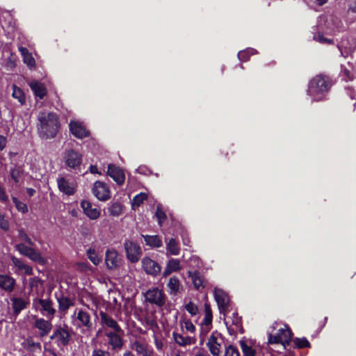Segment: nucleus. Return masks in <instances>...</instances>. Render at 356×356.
<instances>
[{"mask_svg": "<svg viewBox=\"0 0 356 356\" xmlns=\"http://www.w3.org/2000/svg\"><path fill=\"white\" fill-rule=\"evenodd\" d=\"M124 248L127 259L130 262L136 263L139 261L143 251L140 246L136 242L127 238L124 242Z\"/></svg>", "mask_w": 356, "mask_h": 356, "instance_id": "0eeeda50", "label": "nucleus"}, {"mask_svg": "<svg viewBox=\"0 0 356 356\" xmlns=\"http://www.w3.org/2000/svg\"><path fill=\"white\" fill-rule=\"evenodd\" d=\"M237 56H238V58L240 61L246 62L250 58V50L247 49V50L240 51L238 53Z\"/></svg>", "mask_w": 356, "mask_h": 356, "instance_id": "603ef678", "label": "nucleus"}, {"mask_svg": "<svg viewBox=\"0 0 356 356\" xmlns=\"http://www.w3.org/2000/svg\"><path fill=\"white\" fill-rule=\"evenodd\" d=\"M91 356H111V354L108 350H104L101 348H95L92 350Z\"/></svg>", "mask_w": 356, "mask_h": 356, "instance_id": "864d4df0", "label": "nucleus"}, {"mask_svg": "<svg viewBox=\"0 0 356 356\" xmlns=\"http://www.w3.org/2000/svg\"><path fill=\"white\" fill-rule=\"evenodd\" d=\"M81 207L83 209V213L90 219L96 220L100 216V210L96 207H92L90 201L82 200Z\"/></svg>", "mask_w": 356, "mask_h": 356, "instance_id": "6ab92c4d", "label": "nucleus"}, {"mask_svg": "<svg viewBox=\"0 0 356 356\" xmlns=\"http://www.w3.org/2000/svg\"><path fill=\"white\" fill-rule=\"evenodd\" d=\"M145 300L152 305H155L158 307H162L166 302V295L163 290L158 287H154L148 289L145 293Z\"/></svg>", "mask_w": 356, "mask_h": 356, "instance_id": "423d86ee", "label": "nucleus"}, {"mask_svg": "<svg viewBox=\"0 0 356 356\" xmlns=\"http://www.w3.org/2000/svg\"><path fill=\"white\" fill-rule=\"evenodd\" d=\"M225 356H240V353L236 346L229 345L225 347Z\"/></svg>", "mask_w": 356, "mask_h": 356, "instance_id": "49530a36", "label": "nucleus"}, {"mask_svg": "<svg viewBox=\"0 0 356 356\" xmlns=\"http://www.w3.org/2000/svg\"><path fill=\"white\" fill-rule=\"evenodd\" d=\"M22 173L23 169L19 165H15L13 168H11L10 171V177L15 183H18L19 181V178Z\"/></svg>", "mask_w": 356, "mask_h": 356, "instance_id": "4c0bfd02", "label": "nucleus"}, {"mask_svg": "<svg viewBox=\"0 0 356 356\" xmlns=\"http://www.w3.org/2000/svg\"><path fill=\"white\" fill-rule=\"evenodd\" d=\"M105 263L108 269H115L119 266L118 253L114 250L108 249L106 252Z\"/></svg>", "mask_w": 356, "mask_h": 356, "instance_id": "5701e85b", "label": "nucleus"}, {"mask_svg": "<svg viewBox=\"0 0 356 356\" xmlns=\"http://www.w3.org/2000/svg\"><path fill=\"white\" fill-rule=\"evenodd\" d=\"M82 154L73 149H65L63 161L65 168L69 170H79L82 163Z\"/></svg>", "mask_w": 356, "mask_h": 356, "instance_id": "39448f33", "label": "nucleus"}, {"mask_svg": "<svg viewBox=\"0 0 356 356\" xmlns=\"http://www.w3.org/2000/svg\"><path fill=\"white\" fill-rule=\"evenodd\" d=\"M27 344L29 348H33L35 349H41V343L40 342H35L33 339H27Z\"/></svg>", "mask_w": 356, "mask_h": 356, "instance_id": "13d9d810", "label": "nucleus"}, {"mask_svg": "<svg viewBox=\"0 0 356 356\" xmlns=\"http://www.w3.org/2000/svg\"><path fill=\"white\" fill-rule=\"evenodd\" d=\"M93 195L101 201H106L110 199V190L108 186L102 181H97L92 188Z\"/></svg>", "mask_w": 356, "mask_h": 356, "instance_id": "ddd939ff", "label": "nucleus"}, {"mask_svg": "<svg viewBox=\"0 0 356 356\" xmlns=\"http://www.w3.org/2000/svg\"><path fill=\"white\" fill-rule=\"evenodd\" d=\"M13 202L15 204L16 209L22 213H26L29 211L26 204L19 201L17 197H12Z\"/></svg>", "mask_w": 356, "mask_h": 356, "instance_id": "79ce46f5", "label": "nucleus"}, {"mask_svg": "<svg viewBox=\"0 0 356 356\" xmlns=\"http://www.w3.org/2000/svg\"><path fill=\"white\" fill-rule=\"evenodd\" d=\"M57 301L60 312H66L70 307L74 305V302L70 298L63 295L57 297Z\"/></svg>", "mask_w": 356, "mask_h": 356, "instance_id": "c756f323", "label": "nucleus"}, {"mask_svg": "<svg viewBox=\"0 0 356 356\" xmlns=\"http://www.w3.org/2000/svg\"><path fill=\"white\" fill-rule=\"evenodd\" d=\"M141 236L144 238L145 245L152 249L158 248L163 245L162 240L158 235L142 234Z\"/></svg>", "mask_w": 356, "mask_h": 356, "instance_id": "cd10ccee", "label": "nucleus"}, {"mask_svg": "<svg viewBox=\"0 0 356 356\" xmlns=\"http://www.w3.org/2000/svg\"><path fill=\"white\" fill-rule=\"evenodd\" d=\"M38 132L42 139H51L56 136L60 124L58 116L54 112L40 111L38 115Z\"/></svg>", "mask_w": 356, "mask_h": 356, "instance_id": "f257e3e1", "label": "nucleus"}, {"mask_svg": "<svg viewBox=\"0 0 356 356\" xmlns=\"http://www.w3.org/2000/svg\"><path fill=\"white\" fill-rule=\"evenodd\" d=\"M185 328L191 332H194L195 330V325L190 320L185 321Z\"/></svg>", "mask_w": 356, "mask_h": 356, "instance_id": "052dcab7", "label": "nucleus"}, {"mask_svg": "<svg viewBox=\"0 0 356 356\" xmlns=\"http://www.w3.org/2000/svg\"><path fill=\"white\" fill-rule=\"evenodd\" d=\"M18 238L21 241L26 242L31 246L34 245L33 241L31 240V238L28 236V234L25 232V231L23 229H20L18 230Z\"/></svg>", "mask_w": 356, "mask_h": 356, "instance_id": "c03bdc74", "label": "nucleus"}, {"mask_svg": "<svg viewBox=\"0 0 356 356\" xmlns=\"http://www.w3.org/2000/svg\"><path fill=\"white\" fill-rule=\"evenodd\" d=\"M33 304L35 309L39 310L43 316L50 320L53 319L56 310L54 308V302L51 299L39 298L35 300Z\"/></svg>", "mask_w": 356, "mask_h": 356, "instance_id": "1a4fd4ad", "label": "nucleus"}, {"mask_svg": "<svg viewBox=\"0 0 356 356\" xmlns=\"http://www.w3.org/2000/svg\"><path fill=\"white\" fill-rule=\"evenodd\" d=\"M155 216L157 218L158 222L160 225H162L167 218L165 213L159 207H157L156 208Z\"/></svg>", "mask_w": 356, "mask_h": 356, "instance_id": "8fccbe9b", "label": "nucleus"}, {"mask_svg": "<svg viewBox=\"0 0 356 356\" xmlns=\"http://www.w3.org/2000/svg\"><path fill=\"white\" fill-rule=\"evenodd\" d=\"M181 268L180 261L178 259L171 258L168 260L162 275L166 277L173 272H178Z\"/></svg>", "mask_w": 356, "mask_h": 356, "instance_id": "bb28decb", "label": "nucleus"}, {"mask_svg": "<svg viewBox=\"0 0 356 356\" xmlns=\"http://www.w3.org/2000/svg\"><path fill=\"white\" fill-rule=\"evenodd\" d=\"M147 198V195L145 193H140L136 196H134L133 199V204L137 207L140 206L145 200Z\"/></svg>", "mask_w": 356, "mask_h": 356, "instance_id": "a18cd8bd", "label": "nucleus"}, {"mask_svg": "<svg viewBox=\"0 0 356 356\" xmlns=\"http://www.w3.org/2000/svg\"><path fill=\"white\" fill-rule=\"evenodd\" d=\"M13 315L17 317L24 309H26L30 302L28 299L22 297H13L10 299Z\"/></svg>", "mask_w": 356, "mask_h": 356, "instance_id": "a211bd4d", "label": "nucleus"}, {"mask_svg": "<svg viewBox=\"0 0 356 356\" xmlns=\"http://www.w3.org/2000/svg\"><path fill=\"white\" fill-rule=\"evenodd\" d=\"M69 126L70 132L77 138L82 139L89 136V131L81 122L71 121Z\"/></svg>", "mask_w": 356, "mask_h": 356, "instance_id": "aec40b11", "label": "nucleus"}, {"mask_svg": "<svg viewBox=\"0 0 356 356\" xmlns=\"http://www.w3.org/2000/svg\"><path fill=\"white\" fill-rule=\"evenodd\" d=\"M57 184L59 191L68 196L74 195L76 192L74 184L65 177L58 178Z\"/></svg>", "mask_w": 356, "mask_h": 356, "instance_id": "4be33fe9", "label": "nucleus"}, {"mask_svg": "<svg viewBox=\"0 0 356 356\" xmlns=\"http://www.w3.org/2000/svg\"><path fill=\"white\" fill-rule=\"evenodd\" d=\"M12 89V97L17 99L21 105H24L26 102V97L23 90L15 84H13Z\"/></svg>", "mask_w": 356, "mask_h": 356, "instance_id": "7c9ffc66", "label": "nucleus"}, {"mask_svg": "<svg viewBox=\"0 0 356 356\" xmlns=\"http://www.w3.org/2000/svg\"><path fill=\"white\" fill-rule=\"evenodd\" d=\"M167 250L172 255H177L179 254L180 249L175 238H172L169 240L167 244Z\"/></svg>", "mask_w": 356, "mask_h": 356, "instance_id": "72a5a7b5", "label": "nucleus"}, {"mask_svg": "<svg viewBox=\"0 0 356 356\" xmlns=\"http://www.w3.org/2000/svg\"><path fill=\"white\" fill-rule=\"evenodd\" d=\"M132 348L136 350L138 355H143V356H150L147 352V346L138 341H134Z\"/></svg>", "mask_w": 356, "mask_h": 356, "instance_id": "473e14b6", "label": "nucleus"}, {"mask_svg": "<svg viewBox=\"0 0 356 356\" xmlns=\"http://www.w3.org/2000/svg\"><path fill=\"white\" fill-rule=\"evenodd\" d=\"M224 337L217 330L213 331L209 337L207 346L213 356H220Z\"/></svg>", "mask_w": 356, "mask_h": 356, "instance_id": "6e6552de", "label": "nucleus"}, {"mask_svg": "<svg viewBox=\"0 0 356 356\" xmlns=\"http://www.w3.org/2000/svg\"><path fill=\"white\" fill-rule=\"evenodd\" d=\"M167 288L169 294L175 296L179 293L182 286L178 277L172 276L169 279Z\"/></svg>", "mask_w": 356, "mask_h": 356, "instance_id": "a878e982", "label": "nucleus"}, {"mask_svg": "<svg viewBox=\"0 0 356 356\" xmlns=\"http://www.w3.org/2000/svg\"><path fill=\"white\" fill-rule=\"evenodd\" d=\"M49 339L59 348L68 346L72 340L71 328L67 325H56Z\"/></svg>", "mask_w": 356, "mask_h": 356, "instance_id": "7ed1b4c3", "label": "nucleus"}, {"mask_svg": "<svg viewBox=\"0 0 356 356\" xmlns=\"http://www.w3.org/2000/svg\"><path fill=\"white\" fill-rule=\"evenodd\" d=\"M172 335L175 342L179 346H185L192 343V339L190 337H184L176 332H173Z\"/></svg>", "mask_w": 356, "mask_h": 356, "instance_id": "2f4dec72", "label": "nucleus"}, {"mask_svg": "<svg viewBox=\"0 0 356 356\" xmlns=\"http://www.w3.org/2000/svg\"><path fill=\"white\" fill-rule=\"evenodd\" d=\"M185 308L186 310L193 316L198 314V307L192 301H190L188 304H186Z\"/></svg>", "mask_w": 356, "mask_h": 356, "instance_id": "de8ad7c7", "label": "nucleus"}, {"mask_svg": "<svg viewBox=\"0 0 356 356\" xmlns=\"http://www.w3.org/2000/svg\"><path fill=\"white\" fill-rule=\"evenodd\" d=\"M90 171L92 174H95L98 172V169L96 165H91L90 167Z\"/></svg>", "mask_w": 356, "mask_h": 356, "instance_id": "338daca9", "label": "nucleus"}, {"mask_svg": "<svg viewBox=\"0 0 356 356\" xmlns=\"http://www.w3.org/2000/svg\"><path fill=\"white\" fill-rule=\"evenodd\" d=\"M26 193L28 195L31 197H33L35 193V190L32 188H27Z\"/></svg>", "mask_w": 356, "mask_h": 356, "instance_id": "0e129e2a", "label": "nucleus"}, {"mask_svg": "<svg viewBox=\"0 0 356 356\" xmlns=\"http://www.w3.org/2000/svg\"><path fill=\"white\" fill-rule=\"evenodd\" d=\"M0 228L4 232H7L10 229V224L8 220L5 218L4 215L0 212Z\"/></svg>", "mask_w": 356, "mask_h": 356, "instance_id": "3c124183", "label": "nucleus"}, {"mask_svg": "<svg viewBox=\"0 0 356 356\" xmlns=\"http://www.w3.org/2000/svg\"><path fill=\"white\" fill-rule=\"evenodd\" d=\"M31 260L37 262L41 265H44L46 262L44 258L42 256V254L35 249L31 252V253L28 257Z\"/></svg>", "mask_w": 356, "mask_h": 356, "instance_id": "58836bf2", "label": "nucleus"}, {"mask_svg": "<svg viewBox=\"0 0 356 356\" xmlns=\"http://www.w3.org/2000/svg\"><path fill=\"white\" fill-rule=\"evenodd\" d=\"M294 348L302 349L305 348H311L310 342L305 337L298 338L296 337L293 339Z\"/></svg>", "mask_w": 356, "mask_h": 356, "instance_id": "c9c22d12", "label": "nucleus"}, {"mask_svg": "<svg viewBox=\"0 0 356 356\" xmlns=\"http://www.w3.org/2000/svg\"><path fill=\"white\" fill-rule=\"evenodd\" d=\"M240 344L244 356H255V350L248 346L245 341H241Z\"/></svg>", "mask_w": 356, "mask_h": 356, "instance_id": "a19ab883", "label": "nucleus"}, {"mask_svg": "<svg viewBox=\"0 0 356 356\" xmlns=\"http://www.w3.org/2000/svg\"><path fill=\"white\" fill-rule=\"evenodd\" d=\"M123 332H107L105 335L108 338V344L111 346L112 350L119 351L124 346V341L122 336Z\"/></svg>", "mask_w": 356, "mask_h": 356, "instance_id": "f8f14e48", "label": "nucleus"}, {"mask_svg": "<svg viewBox=\"0 0 356 356\" xmlns=\"http://www.w3.org/2000/svg\"><path fill=\"white\" fill-rule=\"evenodd\" d=\"M11 261L18 270H24V273L27 275H32L33 274V268L24 264V262L20 259L15 256H12Z\"/></svg>", "mask_w": 356, "mask_h": 356, "instance_id": "c85d7f7f", "label": "nucleus"}, {"mask_svg": "<svg viewBox=\"0 0 356 356\" xmlns=\"http://www.w3.org/2000/svg\"><path fill=\"white\" fill-rule=\"evenodd\" d=\"M232 324L234 325L236 328H239L242 326L241 318L238 316L237 312L232 314Z\"/></svg>", "mask_w": 356, "mask_h": 356, "instance_id": "5fc2aeb1", "label": "nucleus"}, {"mask_svg": "<svg viewBox=\"0 0 356 356\" xmlns=\"http://www.w3.org/2000/svg\"><path fill=\"white\" fill-rule=\"evenodd\" d=\"M293 332L286 325L277 330L275 334H269L268 343H281L284 348L289 346L291 341Z\"/></svg>", "mask_w": 356, "mask_h": 356, "instance_id": "20e7f679", "label": "nucleus"}, {"mask_svg": "<svg viewBox=\"0 0 356 356\" xmlns=\"http://www.w3.org/2000/svg\"><path fill=\"white\" fill-rule=\"evenodd\" d=\"M107 175L120 186L124 182L125 175L124 170L114 164L108 165Z\"/></svg>", "mask_w": 356, "mask_h": 356, "instance_id": "f3484780", "label": "nucleus"}, {"mask_svg": "<svg viewBox=\"0 0 356 356\" xmlns=\"http://www.w3.org/2000/svg\"><path fill=\"white\" fill-rule=\"evenodd\" d=\"M15 248L21 254L27 257L34 249L32 246H27L23 243L17 244Z\"/></svg>", "mask_w": 356, "mask_h": 356, "instance_id": "e433bc0d", "label": "nucleus"}, {"mask_svg": "<svg viewBox=\"0 0 356 356\" xmlns=\"http://www.w3.org/2000/svg\"><path fill=\"white\" fill-rule=\"evenodd\" d=\"M213 314L209 304H204V318L202 323V332L200 336L205 337L212 327Z\"/></svg>", "mask_w": 356, "mask_h": 356, "instance_id": "dca6fc26", "label": "nucleus"}, {"mask_svg": "<svg viewBox=\"0 0 356 356\" xmlns=\"http://www.w3.org/2000/svg\"><path fill=\"white\" fill-rule=\"evenodd\" d=\"M195 356H210L207 352L204 350L199 351Z\"/></svg>", "mask_w": 356, "mask_h": 356, "instance_id": "774afa93", "label": "nucleus"}, {"mask_svg": "<svg viewBox=\"0 0 356 356\" xmlns=\"http://www.w3.org/2000/svg\"><path fill=\"white\" fill-rule=\"evenodd\" d=\"M316 40L322 44H332L333 40L328 39L324 37L323 33H319L316 36Z\"/></svg>", "mask_w": 356, "mask_h": 356, "instance_id": "4d7b16f0", "label": "nucleus"}, {"mask_svg": "<svg viewBox=\"0 0 356 356\" xmlns=\"http://www.w3.org/2000/svg\"><path fill=\"white\" fill-rule=\"evenodd\" d=\"M191 277L193 286L196 289H199L200 287H204L203 278L199 272H195Z\"/></svg>", "mask_w": 356, "mask_h": 356, "instance_id": "ea45409f", "label": "nucleus"}, {"mask_svg": "<svg viewBox=\"0 0 356 356\" xmlns=\"http://www.w3.org/2000/svg\"><path fill=\"white\" fill-rule=\"evenodd\" d=\"M155 346H156V348L158 349V350H161L162 348H163V343L162 341H159L157 339L155 340Z\"/></svg>", "mask_w": 356, "mask_h": 356, "instance_id": "69168bd1", "label": "nucleus"}, {"mask_svg": "<svg viewBox=\"0 0 356 356\" xmlns=\"http://www.w3.org/2000/svg\"><path fill=\"white\" fill-rule=\"evenodd\" d=\"M33 327L38 330V337L44 338L51 332L53 325L51 320L36 317L33 323Z\"/></svg>", "mask_w": 356, "mask_h": 356, "instance_id": "9b49d317", "label": "nucleus"}, {"mask_svg": "<svg viewBox=\"0 0 356 356\" xmlns=\"http://www.w3.org/2000/svg\"><path fill=\"white\" fill-rule=\"evenodd\" d=\"M19 51L21 52L23 58L24 57V55L26 56L30 54L26 47H21L19 48Z\"/></svg>", "mask_w": 356, "mask_h": 356, "instance_id": "e2e57ef3", "label": "nucleus"}, {"mask_svg": "<svg viewBox=\"0 0 356 356\" xmlns=\"http://www.w3.org/2000/svg\"><path fill=\"white\" fill-rule=\"evenodd\" d=\"M0 201L6 203L8 201V196L6 195L5 190L0 186Z\"/></svg>", "mask_w": 356, "mask_h": 356, "instance_id": "bf43d9fd", "label": "nucleus"}, {"mask_svg": "<svg viewBox=\"0 0 356 356\" xmlns=\"http://www.w3.org/2000/svg\"><path fill=\"white\" fill-rule=\"evenodd\" d=\"M7 138L6 137L0 135V151H2L6 146Z\"/></svg>", "mask_w": 356, "mask_h": 356, "instance_id": "680f3d73", "label": "nucleus"}, {"mask_svg": "<svg viewBox=\"0 0 356 356\" xmlns=\"http://www.w3.org/2000/svg\"><path fill=\"white\" fill-rule=\"evenodd\" d=\"M333 85L334 81L330 76L323 74H317L309 81L307 94L316 101L322 100Z\"/></svg>", "mask_w": 356, "mask_h": 356, "instance_id": "f03ea898", "label": "nucleus"}, {"mask_svg": "<svg viewBox=\"0 0 356 356\" xmlns=\"http://www.w3.org/2000/svg\"><path fill=\"white\" fill-rule=\"evenodd\" d=\"M214 298L220 312H227L229 305V297L222 289H215Z\"/></svg>", "mask_w": 356, "mask_h": 356, "instance_id": "2eb2a0df", "label": "nucleus"}, {"mask_svg": "<svg viewBox=\"0 0 356 356\" xmlns=\"http://www.w3.org/2000/svg\"><path fill=\"white\" fill-rule=\"evenodd\" d=\"M122 204L119 202H113L108 208L111 216H119L122 213Z\"/></svg>", "mask_w": 356, "mask_h": 356, "instance_id": "f704fd0d", "label": "nucleus"}, {"mask_svg": "<svg viewBox=\"0 0 356 356\" xmlns=\"http://www.w3.org/2000/svg\"><path fill=\"white\" fill-rule=\"evenodd\" d=\"M43 281L39 277H33L29 279V287L31 290L38 289L39 285H42Z\"/></svg>", "mask_w": 356, "mask_h": 356, "instance_id": "09e8293b", "label": "nucleus"}, {"mask_svg": "<svg viewBox=\"0 0 356 356\" xmlns=\"http://www.w3.org/2000/svg\"><path fill=\"white\" fill-rule=\"evenodd\" d=\"M75 316V325L77 328H85L86 331H90L92 328L93 324L91 321L90 314L81 309H76L74 312Z\"/></svg>", "mask_w": 356, "mask_h": 356, "instance_id": "9d476101", "label": "nucleus"}, {"mask_svg": "<svg viewBox=\"0 0 356 356\" xmlns=\"http://www.w3.org/2000/svg\"><path fill=\"white\" fill-rule=\"evenodd\" d=\"M23 60L28 66H29L31 67H34L35 65V59L33 58V57L32 56V55L31 54H29L26 56L24 55V57L23 58Z\"/></svg>", "mask_w": 356, "mask_h": 356, "instance_id": "6e6d98bb", "label": "nucleus"}, {"mask_svg": "<svg viewBox=\"0 0 356 356\" xmlns=\"http://www.w3.org/2000/svg\"><path fill=\"white\" fill-rule=\"evenodd\" d=\"M99 316L101 317L102 323L113 329V332H123L122 329L118 325L117 321L114 320L111 316H110L108 314L103 311H101L99 312Z\"/></svg>", "mask_w": 356, "mask_h": 356, "instance_id": "393cba45", "label": "nucleus"}, {"mask_svg": "<svg viewBox=\"0 0 356 356\" xmlns=\"http://www.w3.org/2000/svg\"><path fill=\"white\" fill-rule=\"evenodd\" d=\"M142 267L147 275L156 277L160 274L161 266L154 260L148 257L143 258L141 261Z\"/></svg>", "mask_w": 356, "mask_h": 356, "instance_id": "4468645a", "label": "nucleus"}, {"mask_svg": "<svg viewBox=\"0 0 356 356\" xmlns=\"http://www.w3.org/2000/svg\"><path fill=\"white\" fill-rule=\"evenodd\" d=\"M16 280L7 274L0 273V289L8 293H12L15 287Z\"/></svg>", "mask_w": 356, "mask_h": 356, "instance_id": "412c9836", "label": "nucleus"}, {"mask_svg": "<svg viewBox=\"0 0 356 356\" xmlns=\"http://www.w3.org/2000/svg\"><path fill=\"white\" fill-rule=\"evenodd\" d=\"M29 86L35 97L43 99L47 94L45 85L38 81H33L29 83Z\"/></svg>", "mask_w": 356, "mask_h": 356, "instance_id": "b1692460", "label": "nucleus"}, {"mask_svg": "<svg viewBox=\"0 0 356 356\" xmlns=\"http://www.w3.org/2000/svg\"><path fill=\"white\" fill-rule=\"evenodd\" d=\"M86 253H87V256H88V259L92 262L93 264L97 266L100 263L101 259L99 257V256L96 253V251L95 249L89 248L87 250Z\"/></svg>", "mask_w": 356, "mask_h": 356, "instance_id": "37998d69", "label": "nucleus"}]
</instances>
